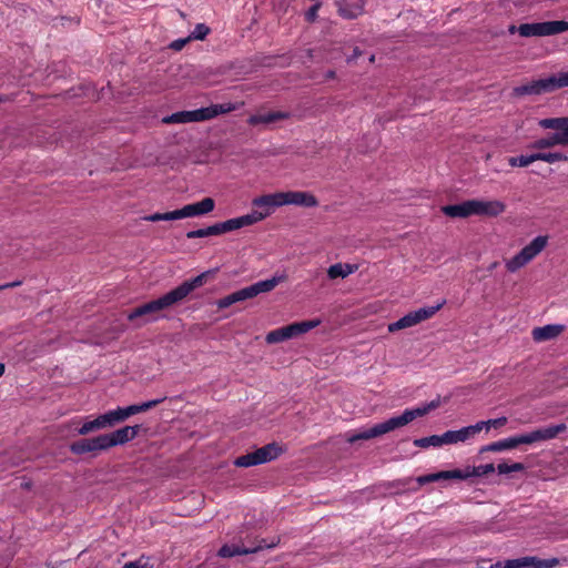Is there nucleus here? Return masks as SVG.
<instances>
[{
    "label": "nucleus",
    "mask_w": 568,
    "mask_h": 568,
    "mask_svg": "<svg viewBox=\"0 0 568 568\" xmlns=\"http://www.w3.org/2000/svg\"><path fill=\"white\" fill-rule=\"evenodd\" d=\"M212 273H213L212 271L203 272L200 275L195 276L194 278L183 282L181 285H179L174 290L168 292L166 294L159 297L158 300L151 301L149 303H145V304L134 308L128 315V320L134 321L138 317L153 314V313L160 312L162 310H166L175 304H179L191 292H193L195 288L202 286L205 283L206 277L209 275H211Z\"/></svg>",
    "instance_id": "obj_1"
},
{
    "label": "nucleus",
    "mask_w": 568,
    "mask_h": 568,
    "mask_svg": "<svg viewBox=\"0 0 568 568\" xmlns=\"http://www.w3.org/2000/svg\"><path fill=\"white\" fill-rule=\"evenodd\" d=\"M565 424H558L546 428L532 430L528 434H523L516 437H510L504 440H499L480 448V453L486 452H500L505 449H513L523 444H532L541 440H548L555 438L557 435L566 430Z\"/></svg>",
    "instance_id": "obj_2"
},
{
    "label": "nucleus",
    "mask_w": 568,
    "mask_h": 568,
    "mask_svg": "<svg viewBox=\"0 0 568 568\" xmlns=\"http://www.w3.org/2000/svg\"><path fill=\"white\" fill-rule=\"evenodd\" d=\"M427 413H428V408H426V406L418 407L415 409H407L400 416L392 417V418L387 419L386 422L374 425L369 429H366L364 432H361L358 434L349 436L347 438V442L353 444L357 440H368L372 438L379 437L384 434H387L389 432H393L399 427L407 425L408 423L413 422L415 418L424 416Z\"/></svg>",
    "instance_id": "obj_3"
},
{
    "label": "nucleus",
    "mask_w": 568,
    "mask_h": 568,
    "mask_svg": "<svg viewBox=\"0 0 568 568\" xmlns=\"http://www.w3.org/2000/svg\"><path fill=\"white\" fill-rule=\"evenodd\" d=\"M235 109L236 105L231 102L222 104H211L210 106L201 108L193 111H180L173 113L171 115L163 118L162 122L165 124L202 122L211 120L220 114L232 112Z\"/></svg>",
    "instance_id": "obj_4"
},
{
    "label": "nucleus",
    "mask_w": 568,
    "mask_h": 568,
    "mask_svg": "<svg viewBox=\"0 0 568 568\" xmlns=\"http://www.w3.org/2000/svg\"><path fill=\"white\" fill-rule=\"evenodd\" d=\"M542 129H551L556 132L547 138L532 142L529 148L536 150L550 149L556 145H568V116L546 118L538 122Z\"/></svg>",
    "instance_id": "obj_5"
},
{
    "label": "nucleus",
    "mask_w": 568,
    "mask_h": 568,
    "mask_svg": "<svg viewBox=\"0 0 568 568\" xmlns=\"http://www.w3.org/2000/svg\"><path fill=\"white\" fill-rule=\"evenodd\" d=\"M548 244V236L539 235L529 244L524 246L514 257L506 262V268L510 273H515L519 268L531 262L539 253H541Z\"/></svg>",
    "instance_id": "obj_6"
},
{
    "label": "nucleus",
    "mask_w": 568,
    "mask_h": 568,
    "mask_svg": "<svg viewBox=\"0 0 568 568\" xmlns=\"http://www.w3.org/2000/svg\"><path fill=\"white\" fill-rule=\"evenodd\" d=\"M284 280V276H273L272 278L260 281L257 283H254L250 286H246L244 288H241L236 292H233L231 295L232 302H243L250 298H253L262 293H268L273 291L282 281Z\"/></svg>",
    "instance_id": "obj_7"
},
{
    "label": "nucleus",
    "mask_w": 568,
    "mask_h": 568,
    "mask_svg": "<svg viewBox=\"0 0 568 568\" xmlns=\"http://www.w3.org/2000/svg\"><path fill=\"white\" fill-rule=\"evenodd\" d=\"M252 205L262 209V211L253 210L251 213L244 215L248 217L252 215L257 216V219L252 222L253 225L270 216L273 209L283 206L282 193L276 192L255 197L252 201Z\"/></svg>",
    "instance_id": "obj_8"
},
{
    "label": "nucleus",
    "mask_w": 568,
    "mask_h": 568,
    "mask_svg": "<svg viewBox=\"0 0 568 568\" xmlns=\"http://www.w3.org/2000/svg\"><path fill=\"white\" fill-rule=\"evenodd\" d=\"M556 90V81L552 74L545 79L534 80L529 83L515 87L511 91V95L515 98L524 95H539L548 92H554Z\"/></svg>",
    "instance_id": "obj_9"
},
{
    "label": "nucleus",
    "mask_w": 568,
    "mask_h": 568,
    "mask_svg": "<svg viewBox=\"0 0 568 568\" xmlns=\"http://www.w3.org/2000/svg\"><path fill=\"white\" fill-rule=\"evenodd\" d=\"M106 449H109V445L105 434L99 435L93 438H83L73 442L70 445V452L74 455H83L87 453H92L93 455H97L99 452Z\"/></svg>",
    "instance_id": "obj_10"
},
{
    "label": "nucleus",
    "mask_w": 568,
    "mask_h": 568,
    "mask_svg": "<svg viewBox=\"0 0 568 568\" xmlns=\"http://www.w3.org/2000/svg\"><path fill=\"white\" fill-rule=\"evenodd\" d=\"M257 216L252 215L248 216H239L234 219L226 220L224 222L215 223L209 226V232L212 235H221L227 232L236 231L245 226L252 225V222L256 220Z\"/></svg>",
    "instance_id": "obj_11"
},
{
    "label": "nucleus",
    "mask_w": 568,
    "mask_h": 568,
    "mask_svg": "<svg viewBox=\"0 0 568 568\" xmlns=\"http://www.w3.org/2000/svg\"><path fill=\"white\" fill-rule=\"evenodd\" d=\"M257 216L252 215L248 216H239L234 219L226 220L224 222L215 223L209 226V232L212 235H221L227 232L236 231L245 226L252 225V222L256 220Z\"/></svg>",
    "instance_id": "obj_12"
},
{
    "label": "nucleus",
    "mask_w": 568,
    "mask_h": 568,
    "mask_svg": "<svg viewBox=\"0 0 568 568\" xmlns=\"http://www.w3.org/2000/svg\"><path fill=\"white\" fill-rule=\"evenodd\" d=\"M473 215L496 217L506 211V204L500 200H471Z\"/></svg>",
    "instance_id": "obj_13"
},
{
    "label": "nucleus",
    "mask_w": 568,
    "mask_h": 568,
    "mask_svg": "<svg viewBox=\"0 0 568 568\" xmlns=\"http://www.w3.org/2000/svg\"><path fill=\"white\" fill-rule=\"evenodd\" d=\"M284 205H295L301 207H315L318 200L311 192L305 191H287L281 192Z\"/></svg>",
    "instance_id": "obj_14"
},
{
    "label": "nucleus",
    "mask_w": 568,
    "mask_h": 568,
    "mask_svg": "<svg viewBox=\"0 0 568 568\" xmlns=\"http://www.w3.org/2000/svg\"><path fill=\"white\" fill-rule=\"evenodd\" d=\"M559 564L557 558L539 559L537 557H523L510 559L505 564V568H554Z\"/></svg>",
    "instance_id": "obj_15"
},
{
    "label": "nucleus",
    "mask_w": 568,
    "mask_h": 568,
    "mask_svg": "<svg viewBox=\"0 0 568 568\" xmlns=\"http://www.w3.org/2000/svg\"><path fill=\"white\" fill-rule=\"evenodd\" d=\"M141 429V425L124 426L120 429L114 430L111 434H105L109 448L114 447L116 445H123L134 439L139 435Z\"/></svg>",
    "instance_id": "obj_16"
},
{
    "label": "nucleus",
    "mask_w": 568,
    "mask_h": 568,
    "mask_svg": "<svg viewBox=\"0 0 568 568\" xmlns=\"http://www.w3.org/2000/svg\"><path fill=\"white\" fill-rule=\"evenodd\" d=\"M278 541H280L278 538L276 540H273L271 544H264V540H262L260 545H257L256 547H253V548H246V547L234 546V545H232V546L224 545L220 548L219 556L224 557V558H230V557H234L237 555L254 554L263 548L274 547L278 544Z\"/></svg>",
    "instance_id": "obj_17"
},
{
    "label": "nucleus",
    "mask_w": 568,
    "mask_h": 568,
    "mask_svg": "<svg viewBox=\"0 0 568 568\" xmlns=\"http://www.w3.org/2000/svg\"><path fill=\"white\" fill-rule=\"evenodd\" d=\"M215 207V201L212 197H204L202 201L187 204L180 209L182 219L204 215L212 212Z\"/></svg>",
    "instance_id": "obj_18"
},
{
    "label": "nucleus",
    "mask_w": 568,
    "mask_h": 568,
    "mask_svg": "<svg viewBox=\"0 0 568 568\" xmlns=\"http://www.w3.org/2000/svg\"><path fill=\"white\" fill-rule=\"evenodd\" d=\"M338 14L348 20L356 19L364 13L365 0H355L346 2L345 0H337L335 2Z\"/></svg>",
    "instance_id": "obj_19"
},
{
    "label": "nucleus",
    "mask_w": 568,
    "mask_h": 568,
    "mask_svg": "<svg viewBox=\"0 0 568 568\" xmlns=\"http://www.w3.org/2000/svg\"><path fill=\"white\" fill-rule=\"evenodd\" d=\"M565 331V325L548 324L541 327H535L531 332L535 342H546L557 338Z\"/></svg>",
    "instance_id": "obj_20"
},
{
    "label": "nucleus",
    "mask_w": 568,
    "mask_h": 568,
    "mask_svg": "<svg viewBox=\"0 0 568 568\" xmlns=\"http://www.w3.org/2000/svg\"><path fill=\"white\" fill-rule=\"evenodd\" d=\"M291 114L288 112L283 111H274V112H267V113H260L251 115L247 119V123L250 125H258V124H272L277 121L287 120L290 119Z\"/></svg>",
    "instance_id": "obj_21"
},
{
    "label": "nucleus",
    "mask_w": 568,
    "mask_h": 568,
    "mask_svg": "<svg viewBox=\"0 0 568 568\" xmlns=\"http://www.w3.org/2000/svg\"><path fill=\"white\" fill-rule=\"evenodd\" d=\"M476 427L467 426L458 430H448L440 436L442 445L456 444L459 442L467 440L471 435L475 434Z\"/></svg>",
    "instance_id": "obj_22"
},
{
    "label": "nucleus",
    "mask_w": 568,
    "mask_h": 568,
    "mask_svg": "<svg viewBox=\"0 0 568 568\" xmlns=\"http://www.w3.org/2000/svg\"><path fill=\"white\" fill-rule=\"evenodd\" d=\"M442 212L449 217H462L466 219L473 215L471 200L464 201L459 204L445 205L442 207Z\"/></svg>",
    "instance_id": "obj_23"
},
{
    "label": "nucleus",
    "mask_w": 568,
    "mask_h": 568,
    "mask_svg": "<svg viewBox=\"0 0 568 568\" xmlns=\"http://www.w3.org/2000/svg\"><path fill=\"white\" fill-rule=\"evenodd\" d=\"M92 422H93L95 430H99V429L112 427L115 424L123 422V419H122L120 408H118L115 410H110L105 414L99 415Z\"/></svg>",
    "instance_id": "obj_24"
},
{
    "label": "nucleus",
    "mask_w": 568,
    "mask_h": 568,
    "mask_svg": "<svg viewBox=\"0 0 568 568\" xmlns=\"http://www.w3.org/2000/svg\"><path fill=\"white\" fill-rule=\"evenodd\" d=\"M165 398H158V399H152V400H148V402H144L142 404H136V405H130L128 407H124V408H120V412H121V415H122V419L123 422L125 419H128L130 416L132 415H135V414H139V413H143V412H146L155 406H158L159 404H161Z\"/></svg>",
    "instance_id": "obj_25"
},
{
    "label": "nucleus",
    "mask_w": 568,
    "mask_h": 568,
    "mask_svg": "<svg viewBox=\"0 0 568 568\" xmlns=\"http://www.w3.org/2000/svg\"><path fill=\"white\" fill-rule=\"evenodd\" d=\"M165 398H158V399H152V400H148V402H144L142 404H136V405H130L128 407H124V408H120V412H121V415H122V419L123 422L125 419H128L130 416L132 415H135V414H139V413H143V412H146L155 406H158L159 404H161Z\"/></svg>",
    "instance_id": "obj_26"
},
{
    "label": "nucleus",
    "mask_w": 568,
    "mask_h": 568,
    "mask_svg": "<svg viewBox=\"0 0 568 568\" xmlns=\"http://www.w3.org/2000/svg\"><path fill=\"white\" fill-rule=\"evenodd\" d=\"M255 452L257 454L260 464H264L277 458L283 453V448L276 443H270L256 449Z\"/></svg>",
    "instance_id": "obj_27"
},
{
    "label": "nucleus",
    "mask_w": 568,
    "mask_h": 568,
    "mask_svg": "<svg viewBox=\"0 0 568 568\" xmlns=\"http://www.w3.org/2000/svg\"><path fill=\"white\" fill-rule=\"evenodd\" d=\"M356 270L357 265L347 263H336L328 267L327 276L329 280H335L338 277L345 278L349 274L354 273Z\"/></svg>",
    "instance_id": "obj_28"
},
{
    "label": "nucleus",
    "mask_w": 568,
    "mask_h": 568,
    "mask_svg": "<svg viewBox=\"0 0 568 568\" xmlns=\"http://www.w3.org/2000/svg\"><path fill=\"white\" fill-rule=\"evenodd\" d=\"M521 37H545L544 22L523 23L518 27Z\"/></svg>",
    "instance_id": "obj_29"
},
{
    "label": "nucleus",
    "mask_w": 568,
    "mask_h": 568,
    "mask_svg": "<svg viewBox=\"0 0 568 568\" xmlns=\"http://www.w3.org/2000/svg\"><path fill=\"white\" fill-rule=\"evenodd\" d=\"M416 324H418V323L415 318V315L413 312H410V313L406 314L405 316H403L402 318H399L398 321L390 323L388 325V332L394 333L399 329L412 327Z\"/></svg>",
    "instance_id": "obj_30"
},
{
    "label": "nucleus",
    "mask_w": 568,
    "mask_h": 568,
    "mask_svg": "<svg viewBox=\"0 0 568 568\" xmlns=\"http://www.w3.org/2000/svg\"><path fill=\"white\" fill-rule=\"evenodd\" d=\"M445 304V301H443L442 303L435 305V306H427V307H422L414 313L415 315V318L417 321V323H420L425 320H428L433 315H435Z\"/></svg>",
    "instance_id": "obj_31"
},
{
    "label": "nucleus",
    "mask_w": 568,
    "mask_h": 568,
    "mask_svg": "<svg viewBox=\"0 0 568 568\" xmlns=\"http://www.w3.org/2000/svg\"><path fill=\"white\" fill-rule=\"evenodd\" d=\"M544 30L545 37L568 31V21H546L544 22Z\"/></svg>",
    "instance_id": "obj_32"
},
{
    "label": "nucleus",
    "mask_w": 568,
    "mask_h": 568,
    "mask_svg": "<svg viewBox=\"0 0 568 568\" xmlns=\"http://www.w3.org/2000/svg\"><path fill=\"white\" fill-rule=\"evenodd\" d=\"M180 219H182L180 210H175V211L166 212V213H154V214H151V215H148L144 217L145 221H150V222L173 221V220H180Z\"/></svg>",
    "instance_id": "obj_33"
},
{
    "label": "nucleus",
    "mask_w": 568,
    "mask_h": 568,
    "mask_svg": "<svg viewBox=\"0 0 568 568\" xmlns=\"http://www.w3.org/2000/svg\"><path fill=\"white\" fill-rule=\"evenodd\" d=\"M507 424V417L503 416L496 419H489L485 422H478L475 425H471L473 427H476L475 434L480 432L484 427L488 430L490 427L499 428Z\"/></svg>",
    "instance_id": "obj_34"
},
{
    "label": "nucleus",
    "mask_w": 568,
    "mask_h": 568,
    "mask_svg": "<svg viewBox=\"0 0 568 568\" xmlns=\"http://www.w3.org/2000/svg\"><path fill=\"white\" fill-rule=\"evenodd\" d=\"M234 465L237 467H251L255 465H260L256 452L247 453L245 455L239 456L234 460Z\"/></svg>",
    "instance_id": "obj_35"
},
{
    "label": "nucleus",
    "mask_w": 568,
    "mask_h": 568,
    "mask_svg": "<svg viewBox=\"0 0 568 568\" xmlns=\"http://www.w3.org/2000/svg\"><path fill=\"white\" fill-rule=\"evenodd\" d=\"M536 161H545L548 163H555L559 161H568V156L560 152H549V153H535Z\"/></svg>",
    "instance_id": "obj_36"
},
{
    "label": "nucleus",
    "mask_w": 568,
    "mask_h": 568,
    "mask_svg": "<svg viewBox=\"0 0 568 568\" xmlns=\"http://www.w3.org/2000/svg\"><path fill=\"white\" fill-rule=\"evenodd\" d=\"M290 339L284 327L271 331L267 333L265 341L268 344H275L283 341Z\"/></svg>",
    "instance_id": "obj_37"
},
{
    "label": "nucleus",
    "mask_w": 568,
    "mask_h": 568,
    "mask_svg": "<svg viewBox=\"0 0 568 568\" xmlns=\"http://www.w3.org/2000/svg\"><path fill=\"white\" fill-rule=\"evenodd\" d=\"M536 161V154L531 155H520V156H511L508 162L510 166H520L525 168Z\"/></svg>",
    "instance_id": "obj_38"
},
{
    "label": "nucleus",
    "mask_w": 568,
    "mask_h": 568,
    "mask_svg": "<svg viewBox=\"0 0 568 568\" xmlns=\"http://www.w3.org/2000/svg\"><path fill=\"white\" fill-rule=\"evenodd\" d=\"M414 445L420 448H427L429 446H442L440 436L432 435L429 437H423L414 440Z\"/></svg>",
    "instance_id": "obj_39"
},
{
    "label": "nucleus",
    "mask_w": 568,
    "mask_h": 568,
    "mask_svg": "<svg viewBox=\"0 0 568 568\" xmlns=\"http://www.w3.org/2000/svg\"><path fill=\"white\" fill-rule=\"evenodd\" d=\"M468 467H469L470 477H473V476L479 477V476H484V475L495 471L494 464L473 466V467L468 466Z\"/></svg>",
    "instance_id": "obj_40"
},
{
    "label": "nucleus",
    "mask_w": 568,
    "mask_h": 568,
    "mask_svg": "<svg viewBox=\"0 0 568 568\" xmlns=\"http://www.w3.org/2000/svg\"><path fill=\"white\" fill-rule=\"evenodd\" d=\"M445 479H467L470 477L469 467L466 469H453V470H444Z\"/></svg>",
    "instance_id": "obj_41"
},
{
    "label": "nucleus",
    "mask_w": 568,
    "mask_h": 568,
    "mask_svg": "<svg viewBox=\"0 0 568 568\" xmlns=\"http://www.w3.org/2000/svg\"><path fill=\"white\" fill-rule=\"evenodd\" d=\"M210 33V28L204 23H199L195 26V29L189 36L191 40H204L206 36Z\"/></svg>",
    "instance_id": "obj_42"
},
{
    "label": "nucleus",
    "mask_w": 568,
    "mask_h": 568,
    "mask_svg": "<svg viewBox=\"0 0 568 568\" xmlns=\"http://www.w3.org/2000/svg\"><path fill=\"white\" fill-rule=\"evenodd\" d=\"M525 469V465L521 463H515L513 465H508L506 463H501L497 466V470L499 474H509L513 471H523Z\"/></svg>",
    "instance_id": "obj_43"
},
{
    "label": "nucleus",
    "mask_w": 568,
    "mask_h": 568,
    "mask_svg": "<svg viewBox=\"0 0 568 568\" xmlns=\"http://www.w3.org/2000/svg\"><path fill=\"white\" fill-rule=\"evenodd\" d=\"M320 323H321L320 320L298 322L297 326H298L300 335H302V334L311 331L312 328L318 326Z\"/></svg>",
    "instance_id": "obj_44"
},
{
    "label": "nucleus",
    "mask_w": 568,
    "mask_h": 568,
    "mask_svg": "<svg viewBox=\"0 0 568 568\" xmlns=\"http://www.w3.org/2000/svg\"><path fill=\"white\" fill-rule=\"evenodd\" d=\"M557 90L568 87V71L554 74Z\"/></svg>",
    "instance_id": "obj_45"
},
{
    "label": "nucleus",
    "mask_w": 568,
    "mask_h": 568,
    "mask_svg": "<svg viewBox=\"0 0 568 568\" xmlns=\"http://www.w3.org/2000/svg\"><path fill=\"white\" fill-rule=\"evenodd\" d=\"M205 236H211V234L209 232V226L205 229H199V230L190 231L186 233L187 239H200V237H205Z\"/></svg>",
    "instance_id": "obj_46"
},
{
    "label": "nucleus",
    "mask_w": 568,
    "mask_h": 568,
    "mask_svg": "<svg viewBox=\"0 0 568 568\" xmlns=\"http://www.w3.org/2000/svg\"><path fill=\"white\" fill-rule=\"evenodd\" d=\"M320 7L321 3H315L306 11L305 18L308 22H314L316 20Z\"/></svg>",
    "instance_id": "obj_47"
},
{
    "label": "nucleus",
    "mask_w": 568,
    "mask_h": 568,
    "mask_svg": "<svg viewBox=\"0 0 568 568\" xmlns=\"http://www.w3.org/2000/svg\"><path fill=\"white\" fill-rule=\"evenodd\" d=\"M190 41H191V39H189V37H186L184 39H178V40H174L173 42H171L169 48L174 50V51H180Z\"/></svg>",
    "instance_id": "obj_48"
},
{
    "label": "nucleus",
    "mask_w": 568,
    "mask_h": 568,
    "mask_svg": "<svg viewBox=\"0 0 568 568\" xmlns=\"http://www.w3.org/2000/svg\"><path fill=\"white\" fill-rule=\"evenodd\" d=\"M92 432H95L92 420L85 422L80 428H78V434L82 436L88 435Z\"/></svg>",
    "instance_id": "obj_49"
},
{
    "label": "nucleus",
    "mask_w": 568,
    "mask_h": 568,
    "mask_svg": "<svg viewBox=\"0 0 568 568\" xmlns=\"http://www.w3.org/2000/svg\"><path fill=\"white\" fill-rule=\"evenodd\" d=\"M92 432H95L92 420L85 422L80 428H78V434L82 436L88 435Z\"/></svg>",
    "instance_id": "obj_50"
},
{
    "label": "nucleus",
    "mask_w": 568,
    "mask_h": 568,
    "mask_svg": "<svg viewBox=\"0 0 568 568\" xmlns=\"http://www.w3.org/2000/svg\"><path fill=\"white\" fill-rule=\"evenodd\" d=\"M288 338L300 336L297 323L290 324L284 326Z\"/></svg>",
    "instance_id": "obj_51"
},
{
    "label": "nucleus",
    "mask_w": 568,
    "mask_h": 568,
    "mask_svg": "<svg viewBox=\"0 0 568 568\" xmlns=\"http://www.w3.org/2000/svg\"><path fill=\"white\" fill-rule=\"evenodd\" d=\"M231 300H232V297H231V295H230V294H229V295H226V296H225V297H223V298H220V300L216 302L217 307H219V308H226V307L231 306V305L233 304V302H232Z\"/></svg>",
    "instance_id": "obj_52"
},
{
    "label": "nucleus",
    "mask_w": 568,
    "mask_h": 568,
    "mask_svg": "<svg viewBox=\"0 0 568 568\" xmlns=\"http://www.w3.org/2000/svg\"><path fill=\"white\" fill-rule=\"evenodd\" d=\"M231 300H232V297H231V295H230V294H229V295H226V296H225V297H223V298H220V300L216 302L217 307H219V308H226V307L231 306V305L233 304V302H232Z\"/></svg>",
    "instance_id": "obj_53"
},
{
    "label": "nucleus",
    "mask_w": 568,
    "mask_h": 568,
    "mask_svg": "<svg viewBox=\"0 0 568 568\" xmlns=\"http://www.w3.org/2000/svg\"><path fill=\"white\" fill-rule=\"evenodd\" d=\"M429 477V481H436V480H439V479H445V476H444V470L443 471H438V473H435V474H429L428 475Z\"/></svg>",
    "instance_id": "obj_54"
},
{
    "label": "nucleus",
    "mask_w": 568,
    "mask_h": 568,
    "mask_svg": "<svg viewBox=\"0 0 568 568\" xmlns=\"http://www.w3.org/2000/svg\"><path fill=\"white\" fill-rule=\"evenodd\" d=\"M363 54L362 50H359V48H354L353 50V54L347 59V63H351L352 61H354L355 59H357L358 57H361Z\"/></svg>",
    "instance_id": "obj_55"
},
{
    "label": "nucleus",
    "mask_w": 568,
    "mask_h": 568,
    "mask_svg": "<svg viewBox=\"0 0 568 568\" xmlns=\"http://www.w3.org/2000/svg\"><path fill=\"white\" fill-rule=\"evenodd\" d=\"M123 568H148L145 565H141L138 561L134 562H128L123 566Z\"/></svg>",
    "instance_id": "obj_56"
},
{
    "label": "nucleus",
    "mask_w": 568,
    "mask_h": 568,
    "mask_svg": "<svg viewBox=\"0 0 568 568\" xmlns=\"http://www.w3.org/2000/svg\"><path fill=\"white\" fill-rule=\"evenodd\" d=\"M19 285H21L20 281L12 282V283H7V284L0 285V291L6 290V288H10V287H16V286H19Z\"/></svg>",
    "instance_id": "obj_57"
},
{
    "label": "nucleus",
    "mask_w": 568,
    "mask_h": 568,
    "mask_svg": "<svg viewBox=\"0 0 568 568\" xmlns=\"http://www.w3.org/2000/svg\"><path fill=\"white\" fill-rule=\"evenodd\" d=\"M417 481H418V484H420V485H424V484L430 483V481H429V477H428V475L419 476V477L417 478Z\"/></svg>",
    "instance_id": "obj_58"
},
{
    "label": "nucleus",
    "mask_w": 568,
    "mask_h": 568,
    "mask_svg": "<svg viewBox=\"0 0 568 568\" xmlns=\"http://www.w3.org/2000/svg\"><path fill=\"white\" fill-rule=\"evenodd\" d=\"M438 405H439L438 400H433L428 405H426V408H428V412H430L432 409H435L436 407H438Z\"/></svg>",
    "instance_id": "obj_59"
},
{
    "label": "nucleus",
    "mask_w": 568,
    "mask_h": 568,
    "mask_svg": "<svg viewBox=\"0 0 568 568\" xmlns=\"http://www.w3.org/2000/svg\"><path fill=\"white\" fill-rule=\"evenodd\" d=\"M336 75L335 71L333 70H328L326 73H325V79H334Z\"/></svg>",
    "instance_id": "obj_60"
},
{
    "label": "nucleus",
    "mask_w": 568,
    "mask_h": 568,
    "mask_svg": "<svg viewBox=\"0 0 568 568\" xmlns=\"http://www.w3.org/2000/svg\"><path fill=\"white\" fill-rule=\"evenodd\" d=\"M508 32H509L510 34H514L515 32H518V28H517L516 26L511 24V26H509V28H508Z\"/></svg>",
    "instance_id": "obj_61"
},
{
    "label": "nucleus",
    "mask_w": 568,
    "mask_h": 568,
    "mask_svg": "<svg viewBox=\"0 0 568 568\" xmlns=\"http://www.w3.org/2000/svg\"><path fill=\"white\" fill-rule=\"evenodd\" d=\"M490 568H505V565L503 566V564L500 561H498V562L491 565Z\"/></svg>",
    "instance_id": "obj_62"
},
{
    "label": "nucleus",
    "mask_w": 568,
    "mask_h": 568,
    "mask_svg": "<svg viewBox=\"0 0 568 568\" xmlns=\"http://www.w3.org/2000/svg\"><path fill=\"white\" fill-rule=\"evenodd\" d=\"M21 487L24 488V489H30L31 483L30 481L22 483Z\"/></svg>",
    "instance_id": "obj_63"
},
{
    "label": "nucleus",
    "mask_w": 568,
    "mask_h": 568,
    "mask_svg": "<svg viewBox=\"0 0 568 568\" xmlns=\"http://www.w3.org/2000/svg\"><path fill=\"white\" fill-rule=\"evenodd\" d=\"M4 369H6L4 364L0 363V376L3 375Z\"/></svg>",
    "instance_id": "obj_64"
}]
</instances>
